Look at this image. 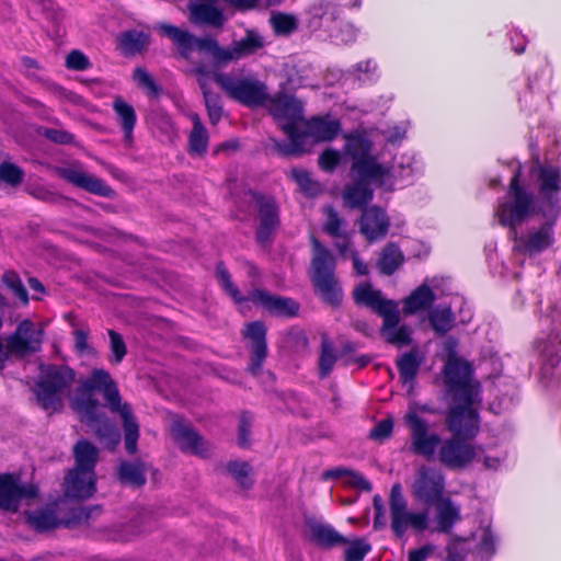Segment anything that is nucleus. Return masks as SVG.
Here are the masks:
<instances>
[{
	"label": "nucleus",
	"instance_id": "f257e3e1",
	"mask_svg": "<svg viewBox=\"0 0 561 561\" xmlns=\"http://www.w3.org/2000/svg\"><path fill=\"white\" fill-rule=\"evenodd\" d=\"M95 392L103 397L112 413L119 415L125 434V448L128 454L134 455L137 451L139 425L130 404L122 401L117 383L107 370L93 368L87 377L78 380V387L70 397L71 408L92 427L101 442L114 447L119 443V432L100 411V403L94 398Z\"/></svg>",
	"mask_w": 561,
	"mask_h": 561
},
{
	"label": "nucleus",
	"instance_id": "f03ea898",
	"mask_svg": "<svg viewBox=\"0 0 561 561\" xmlns=\"http://www.w3.org/2000/svg\"><path fill=\"white\" fill-rule=\"evenodd\" d=\"M519 176L517 170L511 179L507 198L499 202L495 216L503 227L514 231V250L534 256L553 245L559 213L537 205L534 193L520 184Z\"/></svg>",
	"mask_w": 561,
	"mask_h": 561
},
{
	"label": "nucleus",
	"instance_id": "7ed1b4c3",
	"mask_svg": "<svg viewBox=\"0 0 561 561\" xmlns=\"http://www.w3.org/2000/svg\"><path fill=\"white\" fill-rule=\"evenodd\" d=\"M354 301L358 306L369 308L382 318L380 334L387 343L398 348L412 343V330L409 325L399 327V305L394 300L387 299L380 290L374 289L370 284H360L353 291Z\"/></svg>",
	"mask_w": 561,
	"mask_h": 561
},
{
	"label": "nucleus",
	"instance_id": "20e7f679",
	"mask_svg": "<svg viewBox=\"0 0 561 561\" xmlns=\"http://www.w3.org/2000/svg\"><path fill=\"white\" fill-rule=\"evenodd\" d=\"M268 111L279 123L289 141L277 144L284 157H298L304 153V135H299V123L304 122V104L294 95L277 93L271 99Z\"/></svg>",
	"mask_w": 561,
	"mask_h": 561
},
{
	"label": "nucleus",
	"instance_id": "39448f33",
	"mask_svg": "<svg viewBox=\"0 0 561 561\" xmlns=\"http://www.w3.org/2000/svg\"><path fill=\"white\" fill-rule=\"evenodd\" d=\"M312 259L310 279L316 294L331 307H339L343 299L341 285L335 277V257L317 238L311 237Z\"/></svg>",
	"mask_w": 561,
	"mask_h": 561
},
{
	"label": "nucleus",
	"instance_id": "423d86ee",
	"mask_svg": "<svg viewBox=\"0 0 561 561\" xmlns=\"http://www.w3.org/2000/svg\"><path fill=\"white\" fill-rule=\"evenodd\" d=\"M159 30L179 47L180 54L185 59L190 58L193 50H206L210 53L218 66L238 59L242 56V49L245 47V39H241L238 46L233 48H220L216 41L211 38H198L193 34L180 27L160 24Z\"/></svg>",
	"mask_w": 561,
	"mask_h": 561
},
{
	"label": "nucleus",
	"instance_id": "0eeeda50",
	"mask_svg": "<svg viewBox=\"0 0 561 561\" xmlns=\"http://www.w3.org/2000/svg\"><path fill=\"white\" fill-rule=\"evenodd\" d=\"M250 205L254 211V241L257 247L270 252L280 229V208L270 194L250 192Z\"/></svg>",
	"mask_w": 561,
	"mask_h": 561
},
{
	"label": "nucleus",
	"instance_id": "6e6552de",
	"mask_svg": "<svg viewBox=\"0 0 561 561\" xmlns=\"http://www.w3.org/2000/svg\"><path fill=\"white\" fill-rule=\"evenodd\" d=\"M75 378V370L68 366H42L39 380L35 386V394L43 409L57 411L62 404L64 397L69 396V389Z\"/></svg>",
	"mask_w": 561,
	"mask_h": 561
},
{
	"label": "nucleus",
	"instance_id": "1a4fd4ad",
	"mask_svg": "<svg viewBox=\"0 0 561 561\" xmlns=\"http://www.w3.org/2000/svg\"><path fill=\"white\" fill-rule=\"evenodd\" d=\"M73 456L78 473L81 474L83 484L78 485L75 473H68L65 478V494L67 497L84 500L95 492L94 467L98 462L99 450L88 440H79L73 447Z\"/></svg>",
	"mask_w": 561,
	"mask_h": 561
},
{
	"label": "nucleus",
	"instance_id": "9d476101",
	"mask_svg": "<svg viewBox=\"0 0 561 561\" xmlns=\"http://www.w3.org/2000/svg\"><path fill=\"white\" fill-rule=\"evenodd\" d=\"M389 510L391 530L399 538L403 537L408 529H412L415 533H423L428 528L430 516L427 510L410 512L408 510L407 500L402 494V486L400 483H394L391 486Z\"/></svg>",
	"mask_w": 561,
	"mask_h": 561
},
{
	"label": "nucleus",
	"instance_id": "9b49d317",
	"mask_svg": "<svg viewBox=\"0 0 561 561\" xmlns=\"http://www.w3.org/2000/svg\"><path fill=\"white\" fill-rule=\"evenodd\" d=\"M266 335L267 327L263 321L248 323V353L250 357L248 371L253 376L262 374L263 382L268 383L275 380V376L270 370L262 371L263 363L268 355Z\"/></svg>",
	"mask_w": 561,
	"mask_h": 561
},
{
	"label": "nucleus",
	"instance_id": "f8f14e48",
	"mask_svg": "<svg viewBox=\"0 0 561 561\" xmlns=\"http://www.w3.org/2000/svg\"><path fill=\"white\" fill-rule=\"evenodd\" d=\"M413 499L431 507L435 502L445 497V477L440 470L422 466L417 470L411 488Z\"/></svg>",
	"mask_w": 561,
	"mask_h": 561
},
{
	"label": "nucleus",
	"instance_id": "ddd939ff",
	"mask_svg": "<svg viewBox=\"0 0 561 561\" xmlns=\"http://www.w3.org/2000/svg\"><path fill=\"white\" fill-rule=\"evenodd\" d=\"M470 439L454 434L444 439L438 449V461L449 470L467 468L477 456V446L469 443Z\"/></svg>",
	"mask_w": 561,
	"mask_h": 561
},
{
	"label": "nucleus",
	"instance_id": "4468645a",
	"mask_svg": "<svg viewBox=\"0 0 561 561\" xmlns=\"http://www.w3.org/2000/svg\"><path fill=\"white\" fill-rule=\"evenodd\" d=\"M43 337L44 329L41 323L28 319L23 320L16 330L7 337L9 351L13 356L24 357L39 351Z\"/></svg>",
	"mask_w": 561,
	"mask_h": 561
},
{
	"label": "nucleus",
	"instance_id": "2eb2a0df",
	"mask_svg": "<svg viewBox=\"0 0 561 561\" xmlns=\"http://www.w3.org/2000/svg\"><path fill=\"white\" fill-rule=\"evenodd\" d=\"M404 419L411 432V450L431 459L437 446L442 444L439 436L436 433L428 432V423L420 417L416 412L410 411Z\"/></svg>",
	"mask_w": 561,
	"mask_h": 561
},
{
	"label": "nucleus",
	"instance_id": "dca6fc26",
	"mask_svg": "<svg viewBox=\"0 0 561 561\" xmlns=\"http://www.w3.org/2000/svg\"><path fill=\"white\" fill-rule=\"evenodd\" d=\"M536 184L540 201L536 199L537 205H543L548 210L557 209V194L561 191V170L552 164H538L534 168Z\"/></svg>",
	"mask_w": 561,
	"mask_h": 561
},
{
	"label": "nucleus",
	"instance_id": "f3484780",
	"mask_svg": "<svg viewBox=\"0 0 561 561\" xmlns=\"http://www.w3.org/2000/svg\"><path fill=\"white\" fill-rule=\"evenodd\" d=\"M54 172L66 182L89 193L104 197L113 196V190L103 180L89 174L77 163L67 167H56Z\"/></svg>",
	"mask_w": 561,
	"mask_h": 561
},
{
	"label": "nucleus",
	"instance_id": "a211bd4d",
	"mask_svg": "<svg viewBox=\"0 0 561 561\" xmlns=\"http://www.w3.org/2000/svg\"><path fill=\"white\" fill-rule=\"evenodd\" d=\"M248 301L277 317H295L299 311V304L289 297H282L262 288H253L248 293Z\"/></svg>",
	"mask_w": 561,
	"mask_h": 561
},
{
	"label": "nucleus",
	"instance_id": "6ab92c4d",
	"mask_svg": "<svg viewBox=\"0 0 561 561\" xmlns=\"http://www.w3.org/2000/svg\"><path fill=\"white\" fill-rule=\"evenodd\" d=\"M37 489L33 484L21 483L13 474H0V508L15 512L21 500L34 499Z\"/></svg>",
	"mask_w": 561,
	"mask_h": 561
},
{
	"label": "nucleus",
	"instance_id": "aec40b11",
	"mask_svg": "<svg viewBox=\"0 0 561 561\" xmlns=\"http://www.w3.org/2000/svg\"><path fill=\"white\" fill-rule=\"evenodd\" d=\"M390 225V218L386 210L376 205L364 208L358 220L359 232L368 243L385 239Z\"/></svg>",
	"mask_w": 561,
	"mask_h": 561
},
{
	"label": "nucleus",
	"instance_id": "412c9836",
	"mask_svg": "<svg viewBox=\"0 0 561 561\" xmlns=\"http://www.w3.org/2000/svg\"><path fill=\"white\" fill-rule=\"evenodd\" d=\"M445 423L451 434L465 436V438H474L480 431L477 409L450 407Z\"/></svg>",
	"mask_w": 561,
	"mask_h": 561
},
{
	"label": "nucleus",
	"instance_id": "4be33fe9",
	"mask_svg": "<svg viewBox=\"0 0 561 561\" xmlns=\"http://www.w3.org/2000/svg\"><path fill=\"white\" fill-rule=\"evenodd\" d=\"M171 435L179 447L191 455L206 458L211 454V446L191 426L175 420L171 424Z\"/></svg>",
	"mask_w": 561,
	"mask_h": 561
},
{
	"label": "nucleus",
	"instance_id": "5701e85b",
	"mask_svg": "<svg viewBox=\"0 0 561 561\" xmlns=\"http://www.w3.org/2000/svg\"><path fill=\"white\" fill-rule=\"evenodd\" d=\"M65 501H60L53 506L46 507L34 512L28 516L30 524L39 531L56 528L60 525H69L72 520L81 519L82 510L73 514L72 518H66L60 515L61 508L65 505Z\"/></svg>",
	"mask_w": 561,
	"mask_h": 561
},
{
	"label": "nucleus",
	"instance_id": "b1692460",
	"mask_svg": "<svg viewBox=\"0 0 561 561\" xmlns=\"http://www.w3.org/2000/svg\"><path fill=\"white\" fill-rule=\"evenodd\" d=\"M305 524L310 541L322 549H332L348 542L347 538L330 524L318 522L314 518H306Z\"/></svg>",
	"mask_w": 561,
	"mask_h": 561
},
{
	"label": "nucleus",
	"instance_id": "393cba45",
	"mask_svg": "<svg viewBox=\"0 0 561 561\" xmlns=\"http://www.w3.org/2000/svg\"><path fill=\"white\" fill-rule=\"evenodd\" d=\"M192 72L196 76L203 92L208 119L213 125H216L222 117V105L219 95L209 90L210 70L204 65H197Z\"/></svg>",
	"mask_w": 561,
	"mask_h": 561
},
{
	"label": "nucleus",
	"instance_id": "a878e982",
	"mask_svg": "<svg viewBox=\"0 0 561 561\" xmlns=\"http://www.w3.org/2000/svg\"><path fill=\"white\" fill-rule=\"evenodd\" d=\"M340 131L339 121L325 119L322 117H312L305 122V129H299V135H304V153L306 152L307 139L309 137L317 141H330L334 139Z\"/></svg>",
	"mask_w": 561,
	"mask_h": 561
},
{
	"label": "nucleus",
	"instance_id": "bb28decb",
	"mask_svg": "<svg viewBox=\"0 0 561 561\" xmlns=\"http://www.w3.org/2000/svg\"><path fill=\"white\" fill-rule=\"evenodd\" d=\"M435 530L437 533L450 534L454 526L461 520L460 506L449 496H445L435 502Z\"/></svg>",
	"mask_w": 561,
	"mask_h": 561
},
{
	"label": "nucleus",
	"instance_id": "cd10ccee",
	"mask_svg": "<svg viewBox=\"0 0 561 561\" xmlns=\"http://www.w3.org/2000/svg\"><path fill=\"white\" fill-rule=\"evenodd\" d=\"M391 169L378 163L375 156L359 161H354L351 167V173L354 180L363 183L379 182L382 184V179L390 175Z\"/></svg>",
	"mask_w": 561,
	"mask_h": 561
},
{
	"label": "nucleus",
	"instance_id": "c85d7f7f",
	"mask_svg": "<svg viewBox=\"0 0 561 561\" xmlns=\"http://www.w3.org/2000/svg\"><path fill=\"white\" fill-rule=\"evenodd\" d=\"M211 80H215L230 99L245 104V77L242 72L218 73L210 71V81Z\"/></svg>",
	"mask_w": 561,
	"mask_h": 561
},
{
	"label": "nucleus",
	"instance_id": "c756f323",
	"mask_svg": "<svg viewBox=\"0 0 561 561\" xmlns=\"http://www.w3.org/2000/svg\"><path fill=\"white\" fill-rule=\"evenodd\" d=\"M373 198L374 190L369 183H363L354 180L352 184L346 185L343 190L344 203L350 208H368L367 205L373 201Z\"/></svg>",
	"mask_w": 561,
	"mask_h": 561
},
{
	"label": "nucleus",
	"instance_id": "7c9ffc66",
	"mask_svg": "<svg viewBox=\"0 0 561 561\" xmlns=\"http://www.w3.org/2000/svg\"><path fill=\"white\" fill-rule=\"evenodd\" d=\"M147 466L140 460L122 461L117 467V478L121 483L140 488L146 483Z\"/></svg>",
	"mask_w": 561,
	"mask_h": 561
},
{
	"label": "nucleus",
	"instance_id": "2f4dec72",
	"mask_svg": "<svg viewBox=\"0 0 561 561\" xmlns=\"http://www.w3.org/2000/svg\"><path fill=\"white\" fill-rule=\"evenodd\" d=\"M422 362L423 357L415 350L405 352L397 358L396 365L403 385H412L414 382Z\"/></svg>",
	"mask_w": 561,
	"mask_h": 561
},
{
	"label": "nucleus",
	"instance_id": "473e14b6",
	"mask_svg": "<svg viewBox=\"0 0 561 561\" xmlns=\"http://www.w3.org/2000/svg\"><path fill=\"white\" fill-rule=\"evenodd\" d=\"M112 107L123 129L125 140L131 141L134 127L137 122V115L133 105L127 103L121 96H116L113 101Z\"/></svg>",
	"mask_w": 561,
	"mask_h": 561
},
{
	"label": "nucleus",
	"instance_id": "72a5a7b5",
	"mask_svg": "<svg viewBox=\"0 0 561 561\" xmlns=\"http://www.w3.org/2000/svg\"><path fill=\"white\" fill-rule=\"evenodd\" d=\"M404 262V255L394 242L387 243L377 260V267L382 275H392Z\"/></svg>",
	"mask_w": 561,
	"mask_h": 561
},
{
	"label": "nucleus",
	"instance_id": "f704fd0d",
	"mask_svg": "<svg viewBox=\"0 0 561 561\" xmlns=\"http://www.w3.org/2000/svg\"><path fill=\"white\" fill-rule=\"evenodd\" d=\"M447 390L453 396V400L456 403L454 407L476 409L474 404L481 401V386L479 382H473L472 380Z\"/></svg>",
	"mask_w": 561,
	"mask_h": 561
},
{
	"label": "nucleus",
	"instance_id": "c9c22d12",
	"mask_svg": "<svg viewBox=\"0 0 561 561\" xmlns=\"http://www.w3.org/2000/svg\"><path fill=\"white\" fill-rule=\"evenodd\" d=\"M190 19L195 24L219 27L224 24L222 12L210 4L192 3L190 5Z\"/></svg>",
	"mask_w": 561,
	"mask_h": 561
},
{
	"label": "nucleus",
	"instance_id": "e433bc0d",
	"mask_svg": "<svg viewBox=\"0 0 561 561\" xmlns=\"http://www.w3.org/2000/svg\"><path fill=\"white\" fill-rule=\"evenodd\" d=\"M470 375L469 365L462 360L449 358L445 364L444 382L447 389L471 381Z\"/></svg>",
	"mask_w": 561,
	"mask_h": 561
},
{
	"label": "nucleus",
	"instance_id": "4c0bfd02",
	"mask_svg": "<svg viewBox=\"0 0 561 561\" xmlns=\"http://www.w3.org/2000/svg\"><path fill=\"white\" fill-rule=\"evenodd\" d=\"M435 299V294L431 287L423 284L404 299L403 310L407 314H413L417 311L430 308Z\"/></svg>",
	"mask_w": 561,
	"mask_h": 561
},
{
	"label": "nucleus",
	"instance_id": "58836bf2",
	"mask_svg": "<svg viewBox=\"0 0 561 561\" xmlns=\"http://www.w3.org/2000/svg\"><path fill=\"white\" fill-rule=\"evenodd\" d=\"M268 21L276 36H290L299 26L296 15L280 11H272Z\"/></svg>",
	"mask_w": 561,
	"mask_h": 561
},
{
	"label": "nucleus",
	"instance_id": "ea45409f",
	"mask_svg": "<svg viewBox=\"0 0 561 561\" xmlns=\"http://www.w3.org/2000/svg\"><path fill=\"white\" fill-rule=\"evenodd\" d=\"M346 142L344 152L354 161L365 160L370 157L373 142L363 135H348L345 137Z\"/></svg>",
	"mask_w": 561,
	"mask_h": 561
},
{
	"label": "nucleus",
	"instance_id": "a19ab883",
	"mask_svg": "<svg viewBox=\"0 0 561 561\" xmlns=\"http://www.w3.org/2000/svg\"><path fill=\"white\" fill-rule=\"evenodd\" d=\"M267 87L252 76H248V107L264 106L270 104Z\"/></svg>",
	"mask_w": 561,
	"mask_h": 561
},
{
	"label": "nucleus",
	"instance_id": "79ce46f5",
	"mask_svg": "<svg viewBox=\"0 0 561 561\" xmlns=\"http://www.w3.org/2000/svg\"><path fill=\"white\" fill-rule=\"evenodd\" d=\"M428 321L438 335H444L454 325V314L449 308L434 309L428 314Z\"/></svg>",
	"mask_w": 561,
	"mask_h": 561
},
{
	"label": "nucleus",
	"instance_id": "37998d69",
	"mask_svg": "<svg viewBox=\"0 0 561 561\" xmlns=\"http://www.w3.org/2000/svg\"><path fill=\"white\" fill-rule=\"evenodd\" d=\"M323 213L327 216L323 225V231L333 238H340L343 236V228L346 226V221L339 216L336 209L331 206H324Z\"/></svg>",
	"mask_w": 561,
	"mask_h": 561
},
{
	"label": "nucleus",
	"instance_id": "c03bdc74",
	"mask_svg": "<svg viewBox=\"0 0 561 561\" xmlns=\"http://www.w3.org/2000/svg\"><path fill=\"white\" fill-rule=\"evenodd\" d=\"M73 350L79 357L95 358L98 351L89 342V330L77 329L72 332Z\"/></svg>",
	"mask_w": 561,
	"mask_h": 561
},
{
	"label": "nucleus",
	"instance_id": "a18cd8bd",
	"mask_svg": "<svg viewBox=\"0 0 561 561\" xmlns=\"http://www.w3.org/2000/svg\"><path fill=\"white\" fill-rule=\"evenodd\" d=\"M121 47L126 53L139 51L148 45V36L138 31H128L122 34Z\"/></svg>",
	"mask_w": 561,
	"mask_h": 561
},
{
	"label": "nucleus",
	"instance_id": "49530a36",
	"mask_svg": "<svg viewBox=\"0 0 561 561\" xmlns=\"http://www.w3.org/2000/svg\"><path fill=\"white\" fill-rule=\"evenodd\" d=\"M336 362L333 345L324 339L321 343V354L319 357V376L325 378L330 375Z\"/></svg>",
	"mask_w": 561,
	"mask_h": 561
},
{
	"label": "nucleus",
	"instance_id": "de8ad7c7",
	"mask_svg": "<svg viewBox=\"0 0 561 561\" xmlns=\"http://www.w3.org/2000/svg\"><path fill=\"white\" fill-rule=\"evenodd\" d=\"M208 133L204 129H192L188 136V152L192 156L202 157L208 148Z\"/></svg>",
	"mask_w": 561,
	"mask_h": 561
},
{
	"label": "nucleus",
	"instance_id": "09e8293b",
	"mask_svg": "<svg viewBox=\"0 0 561 561\" xmlns=\"http://www.w3.org/2000/svg\"><path fill=\"white\" fill-rule=\"evenodd\" d=\"M291 178L307 196H316L321 190L319 183L314 182L309 172L304 169H293Z\"/></svg>",
	"mask_w": 561,
	"mask_h": 561
},
{
	"label": "nucleus",
	"instance_id": "8fccbe9b",
	"mask_svg": "<svg viewBox=\"0 0 561 561\" xmlns=\"http://www.w3.org/2000/svg\"><path fill=\"white\" fill-rule=\"evenodd\" d=\"M24 171L10 161L0 163V180L10 186H18L23 182Z\"/></svg>",
	"mask_w": 561,
	"mask_h": 561
},
{
	"label": "nucleus",
	"instance_id": "3c124183",
	"mask_svg": "<svg viewBox=\"0 0 561 561\" xmlns=\"http://www.w3.org/2000/svg\"><path fill=\"white\" fill-rule=\"evenodd\" d=\"M347 543L348 546L344 551L345 561H363L371 550V546L363 538H355Z\"/></svg>",
	"mask_w": 561,
	"mask_h": 561
},
{
	"label": "nucleus",
	"instance_id": "603ef678",
	"mask_svg": "<svg viewBox=\"0 0 561 561\" xmlns=\"http://www.w3.org/2000/svg\"><path fill=\"white\" fill-rule=\"evenodd\" d=\"M107 334L110 337V350H111V356H110L108 360H110V363L117 365L124 359V357L127 353L126 344H125L122 335L118 334L116 331L108 330Z\"/></svg>",
	"mask_w": 561,
	"mask_h": 561
},
{
	"label": "nucleus",
	"instance_id": "864d4df0",
	"mask_svg": "<svg viewBox=\"0 0 561 561\" xmlns=\"http://www.w3.org/2000/svg\"><path fill=\"white\" fill-rule=\"evenodd\" d=\"M550 328L549 340L551 344L558 341L561 344V311L556 307H550L549 312L541 319Z\"/></svg>",
	"mask_w": 561,
	"mask_h": 561
},
{
	"label": "nucleus",
	"instance_id": "5fc2aeb1",
	"mask_svg": "<svg viewBox=\"0 0 561 561\" xmlns=\"http://www.w3.org/2000/svg\"><path fill=\"white\" fill-rule=\"evenodd\" d=\"M3 284L12 290L13 295L19 298L23 304H27L28 296L27 291L19 277V275L13 271H7L2 275Z\"/></svg>",
	"mask_w": 561,
	"mask_h": 561
},
{
	"label": "nucleus",
	"instance_id": "6e6d98bb",
	"mask_svg": "<svg viewBox=\"0 0 561 561\" xmlns=\"http://www.w3.org/2000/svg\"><path fill=\"white\" fill-rule=\"evenodd\" d=\"M133 79L148 95L157 96L160 93V89L153 78L145 69L136 68L134 70Z\"/></svg>",
	"mask_w": 561,
	"mask_h": 561
},
{
	"label": "nucleus",
	"instance_id": "4d7b16f0",
	"mask_svg": "<svg viewBox=\"0 0 561 561\" xmlns=\"http://www.w3.org/2000/svg\"><path fill=\"white\" fill-rule=\"evenodd\" d=\"M392 428L393 422L391 419L381 420L370 430L368 437L382 442L391 435Z\"/></svg>",
	"mask_w": 561,
	"mask_h": 561
},
{
	"label": "nucleus",
	"instance_id": "13d9d810",
	"mask_svg": "<svg viewBox=\"0 0 561 561\" xmlns=\"http://www.w3.org/2000/svg\"><path fill=\"white\" fill-rule=\"evenodd\" d=\"M26 192L38 201L58 203L62 197L45 186H27Z\"/></svg>",
	"mask_w": 561,
	"mask_h": 561
},
{
	"label": "nucleus",
	"instance_id": "bf43d9fd",
	"mask_svg": "<svg viewBox=\"0 0 561 561\" xmlns=\"http://www.w3.org/2000/svg\"><path fill=\"white\" fill-rule=\"evenodd\" d=\"M341 157L339 151L333 149L324 150L319 157V165L323 171L332 172L340 163Z\"/></svg>",
	"mask_w": 561,
	"mask_h": 561
},
{
	"label": "nucleus",
	"instance_id": "052dcab7",
	"mask_svg": "<svg viewBox=\"0 0 561 561\" xmlns=\"http://www.w3.org/2000/svg\"><path fill=\"white\" fill-rule=\"evenodd\" d=\"M66 67L71 70L81 71L90 67V61L83 53L72 50L66 58Z\"/></svg>",
	"mask_w": 561,
	"mask_h": 561
},
{
	"label": "nucleus",
	"instance_id": "680f3d73",
	"mask_svg": "<svg viewBox=\"0 0 561 561\" xmlns=\"http://www.w3.org/2000/svg\"><path fill=\"white\" fill-rule=\"evenodd\" d=\"M43 135L56 144L67 145L73 142V135L64 129L58 128H46Z\"/></svg>",
	"mask_w": 561,
	"mask_h": 561
},
{
	"label": "nucleus",
	"instance_id": "e2e57ef3",
	"mask_svg": "<svg viewBox=\"0 0 561 561\" xmlns=\"http://www.w3.org/2000/svg\"><path fill=\"white\" fill-rule=\"evenodd\" d=\"M538 351L548 359V362L556 366L561 360V355L559 354V350L554 348L553 345H550L548 343H537Z\"/></svg>",
	"mask_w": 561,
	"mask_h": 561
},
{
	"label": "nucleus",
	"instance_id": "0e129e2a",
	"mask_svg": "<svg viewBox=\"0 0 561 561\" xmlns=\"http://www.w3.org/2000/svg\"><path fill=\"white\" fill-rule=\"evenodd\" d=\"M217 276L221 287L227 291V294H229L234 299V301L239 302L240 298L238 297V290L233 287L232 283L230 282V276L228 272L219 267Z\"/></svg>",
	"mask_w": 561,
	"mask_h": 561
},
{
	"label": "nucleus",
	"instance_id": "69168bd1",
	"mask_svg": "<svg viewBox=\"0 0 561 561\" xmlns=\"http://www.w3.org/2000/svg\"><path fill=\"white\" fill-rule=\"evenodd\" d=\"M266 42L264 36H262L257 31L248 30V55L263 48Z\"/></svg>",
	"mask_w": 561,
	"mask_h": 561
},
{
	"label": "nucleus",
	"instance_id": "338daca9",
	"mask_svg": "<svg viewBox=\"0 0 561 561\" xmlns=\"http://www.w3.org/2000/svg\"><path fill=\"white\" fill-rule=\"evenodd\" d=\"M373 505L375 511L374 527L378 528L385 525V508L382 499L379 495H375L373 499Z\"/></svg>",
	"mask_w": 561,
	"mask_h": 561
},
{
	"label": "nucleus",
	"instance_id": "774afa93",
	"mask_svg": "<svg viewBox=\"0 0 561 561\" xmlns=\"http://www.w3.org/2000/svg\"><path fill=\"white\" fill-rule=\"evenodd\" d=\"M434 547L431 545L423 546L419 549L410 550L408 561H426L432 554Z\"/></svg>",
	"mask_w": 561,
	"mask_h": 561
}]
</instances>
